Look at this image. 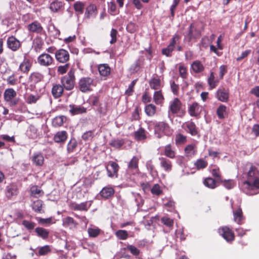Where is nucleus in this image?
Instances as JSON below:
<instances>
[{"label":"nucleus","instance_id":"obj_29","mask_svg":"<svg viewBox=\"0 0 259 259\" xmlns=\"http://www.w3.org/2000/svg\"><path fill=\"white\" fill-rule=\"evenodd\" d=\"M191 68L195 73H199L204 70V66L199 60H196L191 64Z\"/></svg>","mask_w":259,"mask_h":259},{"label":"nucleus","instance_id":"obj_56","mask_svg":"<svg viewBox=\"0 0 259 259\" xmlns=\"http://www.w3.org/2000/svg\"><path fill=\"white\" fill-rule=\"evenodd\" d=\"M187 142V137L181 134H178L176 136L175 143L177 145L184 144Z\"/></svg>","mask_w":259,"mask_h":259},{"label":"nucleus","instance_id":"obj_46","mask_svg":"<svg viewBox=\"0 0 259 259\" xmlns=\"http://www.w3.org/2000/svg\"><path fill=\"white\" fill-rule=\"evenodd\" d=\"M7 46L12 51H16V38L15 36H11L8 38Z\"/></svg>","mask_w":259,"mask_h":259},{"label":"nucleus","instance_id":"obj_23","mask_svg":"<svg viewBox=\"0 0 259 259\" xmlns=\"http://www.w3.org/2000/svg\"><path fill=\"white\" fill-rule=\"evenodd\" d=\"M163 154L169 158L175 159L176 157L175 148L171 144L166 145L164 148Z\"/></svg>","mask_w":259,"mask_h":259},{"label":"nucleus","instance_id":"obj_17","mask_svg":"<svg viewBox=\"0 0 259 259\" xmlns=\"http://www.w3.org/2000/svg\"><path fill=\"white\" fill-rule=\"evenodd\" d=\"M69 111L72 115L81 114L87 112V108L81 106L71 104L69 105Z\"/></svg>","mask_w":259,"mask_h":259},{"label":"nucleus","instance_id":"obj_36","mask_svg":"<svg viewBox=\"0 0 259 259\" xmlns=\"http://www.w3.org/2000/svg\"><path fill=\"white\" fill-rule=\"evenodd\" d=\"M78 144L75 138H71L67 145V152L68 153H71L75 151Z\"/></svg>","mask_w":259,"mask_h":259},{"label":"nucleus","instance_id":"obj_26","mask_svg":"<svg viewBox=\"0 0 259 259\" xmlns=\"http://www.w3.org/2000/svg\"><path fill=\"white\" fill-rule=\"evenodd\" d=\"M149 86L152 90L158 91L162 88L161 80L159 78L153 77L149 82Z\"/></svg>","mask_w":259,"mask_h":259},{"label":"nucleus","instance_id":"obj_39","mask_svg":"<svg viewBox=\"0 0 259 259\" xmlns=\"http://www.w3.org/2000/svg\"><path fill=\"white\" fill-rule=\"evenodd\" d=\"M35 232L38 237L42 238L43 239H46L48 238L49 231L41 227H37L35 228Z\"/></svg>","mask_w":259,"mask_h":259},{"label":"nucleus","instance_id":"obj_7","mask_svg":"<svg viewBox=\"0 0 259 259\" xmlns=\"http://www.w3.org/2000/svg\"><path fill=\"white\" fill-rule=\"evenodd\" d=\"M183 128L186 132L190 134L192 136H199L198 128L195 123L192 121H188L184 123L183 125Z\"/></svg>","mask_w":259,"mask_h":259},{"label":"nucleus","instance_id":"obj_51","mask_svg":"<svg viewBox=\"0 0 259 259\" xmlns=\"http://www.w3.org/2000/svg\"><path fill=\"white\" fill-rule=\"evenodd\" d=\"M179 72L180 76L183 79H186L188 77V73L187 68L183 64H180L179 66Z\"/></svg>","mask_w":259,"mask_h":259},{"label":"nucleus","instance_id":"obj_49","mask_svg":"<svg viewBox=\"0 0 259 259\" xmlns=\"http://www.w3.org/2000/svg\"><path fill=\"white\" fill-rule=\"evenodd\" d=\"M151 192L153 195L160 196L162 194L163 190L159 184H156L152 187Z\"/></svg>","mask_w":259,"mask_h":259},{"label":"nucleus","instance_id":"obj_24","mask_svg":"<svg viewBox=\"0 0 259 259\" xmlns=\"http://www.w3.org/2000/svg\"><path fill=\"white\" fill-rule=\"evenodd\" d=\"M64 89V87L62 84H55L52 89V95L55 98H58L62 96Z\"/></svg>","mask_w":259,"mask_h":259},{"label":"nucleus","instance_id":"obj_19","mask_svg":"<svg viewBox=\"0 0 259 259\" xmlns=\"http://www.w3.org/2000/svg\"><path fill=\"white\" fill-rule=\"evenodd\" d=\"M64 6V4L63 2L54 0L50 4L49 8L52 12L56 13L63 10Z\"/></svg>","mask_w":259,"mask_h":259},{"label":"nucleus","instance_id":"obj_61","mask_svg":"<svg viewBox=\"0 0 259 259\" xmlns=\"http://www.w3.org/2000/svg\"><path fill=\"white\" fill-rule=\"evenodd\" d=\"M137 79H135L132 81L131 83L129 85L128 88L125 91V94L127 96H131L133 95L134 93V88L137 82Z\"/></svg>","mask_w":259,"mask_h":259},{"label":"nucleus","instance_id":"obj_32","mask_svg":"<svg viewBox=\"0 0 259 259\" xmlns=\"http://www.w3.org/2000/svg\"><path fill=\"white\" fill-rule=\"evenodd\" d=\"M98 69L99 72L101 76H107L110 73L111 69L107 64H102L99 65Z\"/></svg>","mask_w":259,"mask_h":259},{"label":"nucleus","instance_id":"obj_11","mask_svg":"<svg viewBox=\"0 0 259 259\" xmlns=\"http://www.w3.org/2000/svg\"><path fill=\"white\" fill-rule=\"evenodd\" d=\"M182 107L181 101L178 98H175L169 103V112L172 114H178L180 112Z\"/></svg>","mask_w":259,"mask_h":259},{"label":"nucleus","instance_id":"obj_22","mask_svg":"<svg viewBox=\"0 0 259 259\" xmlns=\"http://www.w3.org/2000/svg\"><path fill=\"white\" fill-rule=\"evenodd\" d=\"M32 66V62L29 59L25 58L23 61L20 64L19 70L25 74H27Z\"/></svg>","mask_w":259,"mask_h":259},{"label":"nucleus","instance_id":"obj_3","mask_svg":"<svg viewBox=\"0 0 259 259\" xmlns=\"http://www.w3.org/2000/svg\"><path fill=\"white\" fill-rule=\"evenodd\" d=\"M202 30L199 28L197 24L192 23L189 27L188 33L185 35V38L188 41H190L193 39H197L201 35Z\"/></svg>","mask_w":259,"mask_h":259},{"label":"nucleus","instance_id":"obj_57","mask_svg":"<svg viewBox=\"0 0 259 259\" xmlns=\"http://www.w3.org/2000/svg\"><path fill=\"white\" fill-rule=\"evenodd\" d=\"M170 90L173 93V94L175 96H178L179 94L180 87L179 85L176 83L175 81L170 80Z\"/></svg>","mask_w":259,"mask_h":259},{"label":"nucleus","instance_id":"obj_15","mask_svg":"<svg viewBox=\"0 0 259 259\" xmlns=\"http://www.w3.org/2000/svg\"><path fill=\"white\" fill-rule=\"evenodd\" d=\"M27 28L29 31L37 34H41L43 31V27L41 24L37 21H35L29 24Z\"/></svg>","mask_w":259,"mask_h":259},{"label":"nucleus","instance_id":"obj_48","mask_svg":"<svg viewBox=\"0 0 259 259\" xmlns=\"http://www.w3.org/2000/svg\"><path fill=\"white\" fill-rule=\"evenodd\" d=\"M37 220L39 224L44 225L45 226H49L50 225L55 223V222H53V218L52 217H50L46 219L38 218H37Z\"/></svg>","mask_w":259,"mask_h":259},{"label":"nucleus","instance_id":"obj_6","mask_svg":"<svg viewBox=\"0 0 259 259\" xmlns=\"http://www.w3.org/2000/svg\"><path fill=\"white\" fill-rule=\"evenodd\" d=\"M218 232L228 242H231L235 239L234 232L228 227H220L218 229Z\"/></svg>","mask_w":259,"mask_h":259},{"label":"nucleus","instance_id":"obj_53","mask_svg":"<svg viewBox=\"0 0 259 259\" xmlns=\"http://www.w3.org/2000/svg\"><path fill=\"white\" fill-rule=\"evenodd\" d=\"M88 233L90 237L95 238L100 234L101 230L98 228H89Z\"/></svg>","mask_w":259,"mask_h":259},{"label":"nucleus","instance_id":"obj_31","mask_svg":"<svg viewBox=\"0 0 259 259\" xmlns=\"http://www.w3.org/2000/svg\"><path fill=\"white\" fill-rule=\"evenodd\" d=\"M234 220L239 225L243 224L244 217L243 215L242 210L241 208H238L236 210L233 211Z\"/></svg>","mask_w":259,"mask_h":259},{"label":"nucleus","instance_id":"obj_43","mask_svg":"<svg viewBox=\"0 0 259 259\" xmlns=\"http://www.w3.org/2000/svg\"><path fill=\"white\" fill-rule=\"evenodd\" d=\"M16 93L13 89H8L4 93V98L7 101H10L16 96Z\"/></svg>","mask_w":259,"mask_h":259},{"label":"nucleus","instance_id":"obj_62","mask_svg":"<svg viewBox=\"0 0 259 259\" xmlns=\"http://www.w3.org/2000/svg\"><path fill=\"white\" fill-rule=\"evenodd\" d=\"M127 249L134 256H138L140 253V251L136 246L132 245H128Z\"/></svg>","mask_w":259,"mask_h":259},{"label":"nucleus","instance_id":"obj_20","mask_svg":"<svg viewBox=\"0 0 259 259\" xmlns=\"http://www.w3.org/2000/svg\"><path fill=\"white\" fill-rule=\"evenodd\" d=\"M185 156L187 157H192L197 153V147L195 144L187 145L184 149Z\"/></svg>","mask_w":259,"mask_h":259},{"label":"nucleus","instance_id":"obj_4","mask_svg":"<svg viewBox=\"0 0 259 259\" xmlns=\"http://www.w3.org/2000/svg\"><path fill=\"white\" fill-rule=\"evenodd\" d=\"M169 132L170 126L167 123L160 121L154 124V133L157 138L160 139L162 137L161 133L168 134Z\"/></svg>","mask_w":259,"mask_h":259},{"label":"nucleus","instance_id":"obj_30","mask_svg":"<svg viewBox=\"0 0 259 259\" xmlns=\"http://www.w3.org/2000/svg\"><path fill=\"white\" fill-rule=\"evenodd\" d=\"M144 111L148 116L153 117L156 113L157 107L154 104L150 103L145 106Z\"/></svg>","mask_w":259,"mask_h":259},{"label":"nucleus","instance_id":"obj_63","mask_svg":"<svg viewBox=\"0 0 259 259\" xmlns=\"http://www.w3.org/2000/svg\"><path fill=\"white\" fill-rule=\"evenodd\" d=\"M94 137V131H89L85 132L82 136V139L84 141H89L92 140V139Z\"/></svg>","mask_w":259,"mask_h":259},{"label":"nucleus","instance_id":"obj_27","mask_svg":"<svg viewBox=\"0 0 259 259\" xmlns=\"http://www.w3.org/2000/svg\"><path fill=\"white\" fill-rule=\"evenodd\" d=\"M259 170L255 165H251L247 173V180H253L255 178L258 177Z\"/></svg>","mask_w":259,"mask_h":259},{"label":"nucleus","instance_id":"obj_45","mask_svg":"<svg viewBox=\"0 0 259 259\" xmlns=\"http://www.w3.org/2000/svg\"><path fill=\"white\" fill-rule=\"evenodd\" d=\"M66 120V117L64 116H56L52 121V124L55 127H59L63 125Z\"/></svg>","mask_w":259,"mask_h":259},{"label":"nucleus","instance_id":"obj_14","mask_svg":"<svg viewBox=\"0 0 259 259\" xmlns=\"http://www.w3.org/2000/svg\"><path fill=\"white\" fill-rule=\"evenodd\" d=\"M88 201L83 202L80 204L74 202H71L69 204V206L70 209L73 210L87 211L90 207L88 206Z\"/></svg>","mask_w":259,"mask_h":259},{"label":"nucleus","instance_id":"obj_42","mask_svg":"<svg viewBox=\"0 0 259 259\" xmlns=\"http://www.w3.org/2000/svg\"><path fill=\"white\" fill-rule=\"evenodd\" d=\"M30 193L31 196L34 197H38L44 195V192L40 189L37 186L34 185L31 187Z\"/></svg>","mask_w":259,"mask_h":259},{"label":"nucleus","instance_id":"obj_58","mask_svg":"<svg viewBox=\"0 0 259 259\" xmlns=\"http://www.w3.org/2000/svg\"><path fill=\"white\" fill-rule=\"evenodd\" d=\"M77 223L73 218L70 217H67L63 220V225L64 226H69L70 225L76 226Z\"/></svg>","mask_w":259,"mask_h":259},{"label":"nucleus","instance_id":"obj_37","mask_svg":"<svg viewBox=\"0 0 259 259\" xmlns=\"http://www.w3.org/2000/svg\"><path fill=\"white\" fill-rule=\"evenodd\" d=\"M19 223L23 225L29 232L33 230L36 226V224L34 222L26 220H20Z\"/></svg>","mask_w":259,"mask_h":259},{"label":"nucleus","instance_id":"obj_16","mask_svg":"<svg viewBox=\"0 0 259 259\" xmlns=\"http://www.w3.org/2000/svg\"><path fill=\"white\" fill-rule=\"evenodd\" d=\"M67 137L68 134L65 131H59L54 135L53 140L56 143L63 144L66 141Z\"/></svg>","mask_w":259,"mask_h":259},{"label":"nucleus","instance_id":"obj_10","mask_svg":"<svg viewBox=\"0 0 259 259\" xmlns=\"http://www.w3.org/2000/svg\"><path fill=\"white\" fill-rule=\"evenodd\" d=\"M55 58L59 63H65L69 60L70 56L67 51L61 49L56 51Z\"/></svg>","mask_w":259,"mask_h":259},{"label":"nucleus","instance_id":"obj_21","mask_svg":"<svg viewBox=\"0 0 259 259\" xmlns=\"http://www.w3.org/2000/svg\"><path fill=\"white\" fill-rule=\"evenodd\" d=\"M160 164L161 167L167 172L172 170V164L171 162L167 158L163 157H159Z\"/></svg>","mask_w":259,"mask_h":259},{"label":"nucleus","instance_id":"obj_44","mask_svg":"<svg viewBox=\"0 0 259 259\" xmlns=\"http://www.w3.org/2000/svg\"><path fill=\"white\" fill-rule=\"evenodd\" d=\"M203 184L206 187L211 189L217 187L216 181L210 177L205 179L203 181Z\"/></svg>","mask_w":259,"mask_h":259},{"label":"nucleus","instance_id":"obj_5","mask_svg":"<svg viewBox=\"0 0 259 259\" xmlns=\"http://www.w3.org/2000/svg\"><path fill=\"white\" fill-rule=\"evenodd\" d=\"M242 188L243 191L246 194H248L250 190L259 189V177L255 178L253 180L244 181L242 185Z\"/></svg>","mask_w":259,"mask_h":259},{"label":"nucleus","instance_id":"obj_40","mask_svg":"<svg viewBox=\"0 0 259 259\" xmlns=\"http://www.w3.org/2000/svg\"><path fill=\"white\" fill-rule=\"evenodd\" d=\"M227 107L223 104H221L217 109L216 113L218 118L220 119H223L225 118V115L227 114Z\"/></svg>","mask_w":259,"mask_h":259},{"label":"nucleus","instance_id":"obj_59","mask_svg":"<svg viewBox=\"0 0 259 259\" xmlns=\"http://www.w3.org/2000/svg\"><path fill=\"white\" fill-rule=\"evenodd\" d=\"M73 7L74 10L79 14H82L83 12L84 4L80 2H77L74 4Z\"/></svg>","mask_w":259,"mask_h":259},{"label":"nucleus","instance_id":"obj_12","mask_svg":"<svg viewBox=\"0 0 259 259\" xmlns=\"http://www.w3.org/2000/svg\"><path fill=\"white\" fill-rule=\"evenodd\" d=\"M108 166L111 167V169H110L108 166H106L108 176L110 178H118V172L120 168L119 165L115 162L110 161Z\"/></svg>","mask_w":259,"mask_h":259},{"label":"nucleus","instance_id":"obj_8","mask_svg":"<svg viewBox=\"0 0 259 259\" xmlns=\"http://www.w3.org/2000/svg\"><path fill=\"white\" fill-rule=\"evenodd\" d=\"M53 58L48 53H43L37 58L38 63L42 66L48 67L53 64Z\"/></svg>","mask_w":259,"mask_h":259},{"label":"nucleus","instance_id":"obj_35","mask_svg":"<svg viewBox=\"0 0 259 259\" xmlns=\"http://www.w3.org/2000/svg\"><path fill=\"white\" fill-rule=\"evenodd\" d=\"M146 131L142 127L134 133V137L137 141L144 140L147 138Z\"/></svg>","mask_w":259,"mask_h":259},{"label":"nucleus","instance_id":"obj_34","mask_svg":"<svg viewBox=\"0 0 259 259\" xmlns=\"http://www.w3.org/2000/svg\"><path fill=\"white\" fill-rule=\"evenodd\" d=\"M52 251L51 246L49 245H46L44 246L38 248V251L36 254L38 256H45L49 254Z\"/></svg>","mask_w":259,"mask_h":259},{"label":"nucleus","instance_id":"obj_18","mask_svg":"<svg viewBox=\"0 0 259 259\" xmlns=\"http://www.w3.org/2000/svg\"><path fill=\"white\" fill-rule=\"evenodd\" d=\"M115 193L114 189L111 187H104L100 192V195L105 199L112 197Z\"/></svg>","mask_w":259,"mask_h":259},{"label":"nucleus","instance_id":"obj_64","mask_svg":"<svg viewBox=\"0 0 259 259\" xmlns=\"http://www.w3.org/2000/svg\"><path fill=\"white\" fill-rule=\"evenodd\" d=\"M70 67L69 63H66L64 65H60L57 68V72L60 74L66 73Z\"/></svg>","mask_w":259,"mask_h":259},{"label":"nucleus","instance_id":"obj_52","mask_svg":"<svg viewBox=\"0 0 259 259\" xmlns=\"http://www.w3.org/2000/svg\"><path fill=\"white\" fill-rule=\"evenodd\" d=\"M42 206V201L41 200H37L33 202L32 207L33 210L38 213H40Z\"/></svg>","mask_w":259,"mask_h":259},{"label":"nucleus","instance_id":"obj_41","mask_svg":"<svg viewBox=\"0 0 259 259\" xmlns=\"http://www.w3.org/2000/svg\"><path fill=\"white\" fill-rule=\"evenodd\" d=\"M125 144L124 140L123 139H114L110 142V145L112 147L119 149Z\"/></svg>","mask_w":259,"mask_h":259},{"label":"nucleus","instance_id":"obj_33","mask_svg":"<svg viewBox=\"0 0 259 259\" xmlns=\"http://www.w3.org/2000/svg\"><path fill=\"white\" fill-rule=\"evenodd\" d=\"M44 76L41 73L38 72H34L32 73L30 76V80L33 83H36L44 80Z\"/></svg>","mask_w":259,"mask_h":259},{"label":"nucleus","instance_id":"obj_28","mask_svg":"<svg viewBox=\"0 0 259 259\" xmlns=\"http://www.w3.org/2000/svg\"><path fill=\"white\" fill-rule=\"evenodd\" d=\"M153 101L156 105H162L164 100V97L161 90L156 91L153 94Z\"/></svg>","mask_w":259,"mask_h":259},{"label":"nucleus","instance_id":"obj_2","mask_svg":"<svg viewBox=\"0 0 259 259\" xmlns=\"http://www.w3.org/2000/svg\"><path fill=\"white\" fill-rule=\"evenodd\" d=\"M94 78L90 77H83L79 79L78 88L82 93H87L93 91V88L96 86Z\"/></svg>","mask_w":259,"mask_h":259},{"label":"nucleus","instance_id":"obj_60","mask_svg":"<svg viewBox=\"0 0 259 259\" xmlns=\"http://www.w3.org/2000/svg\"><path fill=\"white\" fill-rule=\"evenodd\" d=\"M161 222L167 227L172 228L174 226V220L167 217H163L161 219Z\"/></svg>","mask_w":259,"mask_h":259},{"label":"nucleus","instance_id":"obj_38","mask_svg":"<svg viewBox=\"0 0 259 259\" xmlns=\"http://www.w3.org/2000/svg\"><path fill=\"white\" fill-rule=\"evenodd\" d=\"M207 83L210 90L214 89L218 85L219 80L215 78L213 72H210V75L207 79Z\"/></svg>","mask_w":259,"mask_h":259},{"label":"nucleus","instance_id":"obj_47","mask_svg":"<svg viewBox=\"0 0 259 259\" xmlns=\"http://www.w3.org/2000/svg\"><path fill=\"white\" fill-rule=\"evenodd\" d=\"M207 165V162L206 160L203 159L202 158L197 159L194 163V165L198 170L206 168Z\"/></svg>","mask_w":259,"mask_h":259},{"label":"nucleus","instance_id":"obj_9","mask_svg":"<svg viewBox=\"0 0 259 259\" xmlns=\"http://www.w3.org/2000/svg\"><path fill=\"white\" fill-rule=\"evenodd\" d=\"M215 97L219 101L227 103L229 99V91L224 87H220L217 91Z\"/></svg>","mask_w":259,"mask_h":259},{"label":"nucleus","instance_id":"obj_55","mask_svg":"<svg viewBox=\"0 0 259 259\" xmlns=\"http://www.w3.org/2000/svg\"><path fill=\"white\" fill-rule=\"evenodd\" d=\"M116 236L120 240H125L128 237L127 232L124 230H119L115 232Z\"/></svg>","mask_w":259,"mask_h":259},{"label":"nucleus","instance_id":"obj_54","mask_svg":"<svg viewBox=\"0 0 259 259\" xmlns=\"http://www.w3.org/2000/svg\"><path fill=\"white\" fill-rule=\"evenodd\" d=\"M139 158L137 156H134L130 160L128 167L131 169H136L138 168Z\"/></svg>","mask_w":259,"mask_h":259},{"label":"nucleus","instance_id":"obj_25","mask_svg":"<svg viewBox=\"0 0 259 259\" xmlns=\"http://www.w3.org/2000/svg\"><path fill=\"white\" fill-rule=\"evenodd\" d=\"M31 161L36 166H42L44 163V156L41 153H35L31 157Z\"/></svg>","mask_w":259,"mask_h":259},{"label":"nucleus","instance_id":"obj_1","mask_svg":"<svg viewBox=\"0 0 259 259\" xmlns=\"http://www.w3.org/2000/svg\"><path fill=\"white\" fill-rule=\"evenodd\" d=\"M75 69L71 68L67 74L61 78V83L67 91L72 90L75 85Z\"/></svg>","mask_w":259,"mask_h":259},{"label":"nucleus","instance_id":"obj_50","mask_svg":"<svg viewBox=\"0 0 259 259\" xmlns=\"http://www.w3.org/2000/svg\"><path fill=\"white\" fill-rule=\"evenodd\" d=\"M141 108L139 106H136L134 109L132 114L131 119L133 120H140L141 119V116L140 113L141 112Z\"/></svg>","mask_w":259,"mask_h":259},{"label":"nucleus","instance_id":"obj_13","mask_svg":"<svg viewBox=\"0 0 259 259\" xmlns=\"http://www.w3.org/2000/svg\"><path fill=\"white\" fill-rule=\"evenodd\" d=\"M202 111V107L197 102H193L188 107V111L189 115L193 117H198Z\"/></svg>","mask_w":259,"mask_h":259}]
</instances>
